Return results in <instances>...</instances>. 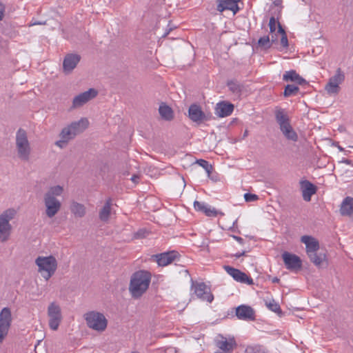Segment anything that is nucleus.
I'll use <instances>...</instances> for the list:
<instances>
[{
	"label": "nucleus",
	"instance_id": "1",
	"mask_svg": "<svg viewBox=\"0 0 353 353\" xmlns=\"http://www.w3.org/2000/svg\"><path fill=\"white\" fill-rule=\"evenodd\" d=\"M152 275L146 270H139L132 274L129 291L134 299L140 298L148 289Z\"/></svg>",
	"mask_w": 353,
	"mask_h": 353
},
{
	"label": "nucleus",
	"instance_id": "2",
	"mask_svg": "<svg viewBox=\"0 0 353 353\" xmlns=\"http://www.w3.org/2000/svg\"><path fill=\"white\" fill-rule=\"evenodd\" d=\"M63 188L61 185L50 187L44 194L43 203L46 207V214L48 218L54 216L61 208L60 201L57 199L62 194Z\"/></svg>",
	"mask_w": 353,
	"mask_h": 353
},
{
	"label": "nucleus",
	"instance_id": "3",
	"mask_svg": "<svg viewBox=\"0 0 353 353\" xmlns=\"http://www.w3.org/2000/svg\"><path fill=\"white\" fill-rule=\"evenodd\" d=\"M301 243L305 245V250L310 260L316 266L321 265L326 259L324 253H317L319 250V242L314 237L309 235H304L301 237Z\"/></svg>",
	"mask_w": 353,
	"mask_h": 353
},
{
	"label": "nucleus",
	"instance_id": "4",
	"mask_svg": "<svg viewBox=\"0 0 353 353\" xmlns=\"http://www.w3.org/2000/svg\"><path fill=\"white\" fill-rule=\"evenodd\" d=\"M35 264L38 267V272L46 281L54 274L58 266L57 261L52 255L39 256L35 259Z\"/></svg>",
	"mask_w": 353,
	"mask_h": 353
},
{
	"label": "nucleus",
	"instance_id": "5",
	"mask_svg": "<svg viewBox=\"0 0 353 353\" xmlns=\"http://www.w3.org/2000/svg\"><path fill=\"white\" fill-rule=\"evenodd\" d=\"M88 327L93 330L102 332L108 326V320L105 316L97 311H90L84 314Z\"/></svg>",
	"mask_w": 353,
	"mask_h": 353
},
{
	"label": "nucleus",
	"instance_id": "6",
	"mask_svg": "<svg viewBox=\"0 0 353 353\" xmlns=\"http://www.w3.org/2000/svg\"><path fill=\"white\" fill-rule=\"evenodd\" d=\"M16 149L17 155L21 160H29L31 152L30 144L26 132L21 128L16 134Z\"/></svg>",
	"mask_w": 353,
	"mask_h": 353
},
{
	"label": "nucleus",
	"instance_id": "7",
	"mask_svg": "<svg viewBox=\"0 0 353 353\" xmlns=\"http://www.w3.org/2000/svg\"><path fill=\"white\" fill-rule=\"evenodd\" d=\"M16 213L14 209L9 208L0 214V241L1 242H5L10 238L12 230L10 221L14 219Z\"/></svg>",
	"mask_w": 353,
	"mask_h": 353
},
{
	"label": "nucleus",
	"instance_id": "8",
	"mask_svg": "<svg viewBox=\"0 0 353 353\" xmlns=\"http://www.w3.org/2000/svg\"><path fill=\"white\" fill-rule=\"evenodd\" d=\"M48 325L52 330H57L63 319L60 305L56 302L49 304L47 309Z\"/></svg>",
	"mask_w": 353,
	"mask_h": 353
},
{
	"label": "nucleus",
	"instance_id": "9",
	"mask_svg": "<svg viewBox=\"0 0 353 353\" xmlns=\"http://www.w3.org/2000/svg\"><path fill=\"white\" fill-rule=\"evenodd\" d=\"M12 313L9 307H3L0 312V343L7 336L12 323Z\"/></svg>",
	"mask_w": 353,
	"mask_h": 353
},
{
	"label": "nucleus",
	"instance_id": "10",
	"mask_svg": "<svg viewBox=\"0 0 353 353\" xmlns=\"http://www.w3.org/2000/svg\"><path fill=\"white\" fill-rule=\"evenodd\" d=\"M345 80V74L342 70L339 68L336 70L334 76L329 79L325 87V90L329 94H336L339 92V85Z\"/></svg>",
	"mask_w": 353,
	"mask_h": 353
},
{
	"label": "nucleus",
	"instance_id": "11",
	"mask_svg": "<svg viewBox=\"0 0 353 353\" xmlns=\"http://www.w3.org/2000/svg\"><path fill=\"white\" fill-rule=\"evenodd\" d=\"M192 290L194 291L196 296L203 301L211 303L214 300V296L211 292L210 288L203 282H192Z\"/></svg>",
	"mask_w": 353,
	"mask_h": 353
},
{
	"label": "nucleus",
	"instance_id": "12",
	"mask_svg": "<svg viewBox=\"0 0 353 353\" xmlns=\"http://www.w3.org/2000/svg\"><path fill=\"white\" fill-rule=\"evenodd\" d=\"M282 258L286 268L289 270L297 271L302 267V261L296 254L285 252L282 254Z\"/></svg>",
	"mask_w": 353,
	"mask_h": 353
},
{
	"label": "nucleus",
	"instance_id": "13",
	"mask_svg": "<svg viewBox=\"0 0 353 353\" xmlns=\"http://www.w3.org/2000/svg\"><path fill=\"white\" fill-rule=\"evenodd\" d=\"M216 345L221 351L218 353H231L236 347V343L234 337L227 339L219 335L216 340Z\"/></svg>",
	"mask_w": 353,
	"mask_h": 353
},
{
	"label": "nucleus",
	"instance_id": "14",
	"mask_svg": "<svg viewBox=\"0 0 353 353\" xmlns=\"http://www.w3.org/2000/svg\"><path fill=\"white\" fill-rule=\"evenodd\" d=\"M98 94V91L94 88H90L88 90L77 95L72 101L73 108H79L95 98Z\"/></svg>",
	"mask_w": 353,
	"mask_h": 353
},
{
	"label": "nucleus",
	"instance_id": "15",
	"mask_svg": "<svg viewBox=\"0 0 353 353\" xmlns=\"http://www.w3.org/2000/svg\"><path fill=\"white\" fill-rule=\"evenodd\" d=\"M275 119L281 132L292 128L290 123V117L283 109H279L276 110Z\"/></svg>",
	"mask_w": 353,
	"mask_h": 353
},
{
	"label": "nucleus",
	"instance_id": "16",
	"mask_svg": "<svg viewBox=\"0 0 353 353\" xmlns=\"http://www.w3.org/2000/svg\"><path fill=\"white\" fill-rule=\"evenodd\" d=\"M178 256L176 251H170L154 254L152 257L159 266H166L172 263Z\"/></svg>",
	"mask_w": 353,
	"mask_h": 353
},
{
	"label": "nucleus",
	"instance_id": "17",
	"mask_svg": "<svg viewBox=\"0 0 353 353\" xmlns=\"http://www.w3.org/2000/svg\"><path fill=\"white\" fill-rule=\"evenodd\" d=\"M188 116L193 122L198 124L208 120L206 115L202 111L201 107L196 104H192L189 107Z\"/></svg>",
	"mask_w": 353,
	"mask_h": 353
},
{
	"label": "nucleus",
	"instance_id": "18",
	"mask_svg": "<svg viewBox=\"0 0 353 353\" xmlns=\"http://www.w3.org/2000/svg\"><path fill=\"white\" fill-rule=\"evenodd\" d=\"M224 269L227 273L230 275L235 281L242 283H252V279L248 277L246 274L242 272L239 270L230 266H225Z\"/></svg>",
	"mask_w": 353,
	"mask_h": 353
},
{
	"label": "nucleus",
	"instance_id": "19",
	"mask_svg": "<svg viewBox=\"0 0 353 353\" xmlns=\"http://www.w3.org/2000/svg\"><path fill=\"white\" fill-rule=\"evenodd\" d=\"M300 188L303 199L305 201H310L312 196L316 192V186L307 180H301L300 181Z\"/></svg>",
	"mask_w": 353,
	"mask_h": 353
},
{
	"label": "nucleus",
	"instance_id": "20",
	"mask_svg": "<svg viewBox=\"0 0 353 353\" xmlns=\"http://www.w3.org/2000/svg\"><path fill=\"white\" fill-rule=\"evenodd\" d=\"M236 315L239 319L253 321L255 319L254 310L248 305H241L236 307Z\"/></svg>",
	"mask_w": 353,
	"mask_h": 353
},
{
	"label": "nucleus",
	"instance_id": "21",
	"mask_svg": "<svg viewBox=\"0 0 353 353\" xmlns=\"http://www.w3.org/2000/svg\"><path fill=\"white\" fill-rule=\"evenodd\" d=\"M81 57L77 54H68L63 60V68L65 73L72 71L80 61Z\"/></svg>",
	"mask_w": 353,
	"mask_h": 353
},
{
	"label": "nucleus",
	"instance_id": "22",
	"mask_svg": "<svg viewBox=\"0 0 353 353\" xmlns=\"http://www.w3.org/2000/svg\"><path fill=\"white\" fill-rule=\"evenodd\" d=\"M241 0H219L216 9L220 12L229 10L235 14L239 10L238 3Z\"/></svg>",
	"mask_w": 353,
	"mask_h": 353
},
{
	"label": "nucleus",
	"instance_id": "23",
	"mask_svg": "<svg viewBox=\"0 0 353 353\" xmlns=\"http://www.w3.org/2000/svg\"><path fill=\"white\" fill-rule=\"evenodd\" d=\"M234 110V105L228 102L222 101L216 104L215 113L219 117H226L230 116Z\"/></svg>",
	"mask_w": 353,
	"mask_h": 353
},
{
	"label": "nucleus",
	"instance_id": "24",
	"mask_svg": "<svg viewBox=\"0 0 353 353\" xmlns=\"http://www.w3.org/2000/svg\"><path fill=\"white\" fill-rule=\"evenodd\" d=\"M283 80L285 82H293L297 85L307 83V81L294 70L286 71L283 75Z\"/></svg>",
	"mask_w": 353,
	"mask_h": 353
},
{
	"label": "nucleus",
	"instance_id": "25",
	"mask_svg": "<svg viewBox=\"0 0 353 353\" xmlns=\"http://www.w3.org/2000/svg\"><path fill=\"white\" fill-rule=\"evenodd\" d=\"M194 208L196 211L203 212L208 216H216L218 214L217 210L214 208L203 203L195 201L194 202Z\"/></svg>",
	"mask_w": 353,
	"mask_h": 353
},
{
	"label": "nucleus",
	"instance_id": "26",
	"mask_svg": "<svg viewBox=\"0 0 353 353\" xmlns=\"http://www.w3.org/2000/svg\"><path fill=\"white\" fill-rule=\"evenodd\" d=\"M340 213L343 216H352L353 215V197H345L340 208Z\"/></svg>",
	"mask_w": 353,
	"mask_h": 353
},
{
	"label": "nucleus",
	"instance_id": "27",
	"mask_svg": "<svg viewBox=\"0 0 353 353\" xmlns=\"http://www.w3.org/2000/svg\"><path fill=\"white\" fill-rule=\"evenodd\" d=\"M88 120L85 118H82L78 121L72 123L68 126L71 128L72 132L74 133V135L77 136L83 132L88 128Z\"/></svg>",
	"mask_w": 353,
	"mask_h": 353
},
{
	"label": "nucleus",
	"instance_id": "28",
	"mask_svg": "<svg viewBox=\"0 0 353 353\" xmlns=\"http://www.w3.org/2000/svg\"><path fill=\"white\" fill-rule=\"evenodd\" d=\"M70 210L72 214L77 218H82L86 214V208L85 205L74 201L71 202Z\"/></svg>",
	"mask_w": 353,
	"mask_h": 353
},
{
	"label": "nucleus",
	"instance_id": "29",
	"mask_svg": "<svg viewBox=\"0 0 353 353\" xmlns=\"http://www.w3.org/2000/svg\"><path fill=\"white\" fill-rule=\"evenodd\" d=\"M159 112L161 118L165 121H171L174 118V112L172 108L165 103L160 105Z\"/></svg>",
	"mask_w": 353,
	"mask_h": 353
},
{
	"label": "nucleus",
	"instance_id": "30",
	"mask_svg": "<svg viewBox=\"0 0 353 353\" xmlns=\"http://www.w3.org/2000/svg\"><path fill=\"white\" fill-rule=\"evenodd\" d=\"M111 205L112 201L110 199L105 201L103 207L99 212V219L101 221L105 222L109 219L111 212Z\"/></svg>",
	"mask_w": 353,
	"mask_h": 353
},
{
	"label": "nucleus",
	"instance_id": "31",
	"mask_svg": "<svg viewBox=\"0 0 353 353\" xmlns=\"http://www.w3.org/2000/svg\"><path fill=\"white\" fill-rule=\"evenodd\" d=\"M229 90L235 97H239L243 90V85L235 80H231L228 82Z\"/></svg>",
	"mask_w": 353,
	"mask_h": 353
},
{
	"label": "nucleus",
	"instance_id": "32",
	"mask_svg": "<svg viewBox=\"0 0 353 353\" xmlns=\"http://www.w3.org/2000/svg\"><path fill=\"white\" fill-rule=\"evenodd\" d=\"M283 135L286 139L292 142H296L299 140V137L293 128L282 132Z\"/></svg>",
	"mask_w": 353,
	"mask_h": 353
},
{
	"label": "nucleus",
	"instance_id": "33",
	"mask_svg": "<svg viewBox=\"0 0 353 353\" xmlns=\"http://www.w3.org/2000/svg\"><path fill=\"white\" fill-rule=\"evenodd\" d=\"M265 348L261 345H250L245 347V353H265Z\"/></svg>",
	"mask_w": 353,
	"mask_h": 353
},
{
	"label": "nucleus",
	"instance_id": "34",
	"mask_svg": "<svg viewBox=\"0 0 353 353\" xmlns=\"http://www.w3.org/2000/svg\"><path fill=\"white\" fill-rule=\"evenodd\" d=\"M299 88L297 85L288 84L285 86L283 94L285 97L295 95L299 92Z\"/></svg>",
	"mask_w": 353,
	"mask_h": 353
},
{
	"label": "nucleus",
	"instance_id": "35",
	"mask_svg": "<svg viewBox=\"0 0 353 353\" xmlns=\"http://www.w3.org/2000/svg\"><path fill=\"white\" fill-rule=\"evenodd\" d=\"M60 137L61 139H64L68 142L70 140L74 139L76 136L74 135V133L72 132L71 128L68 126L61 130Z\"/></svg>",
	"mask_w": 353,
	"mask_h": 353
},
{
	"label": "nucleus",
	"instance_id": "36",
	"mask_svg": "<svg viewBox=\"0 0 353 353\" xmlns=\"http://www.w3.org/2000/svg\"><path fill=\"white\" fill-rule=\"evenodd\" d=\"M277 33L281 36V44L283 48H287L288 46V40L287 35L282 28L281 26L279 23H278V30Z\"/></svg>",
	"mask_w": 353,
	"mask_h": 353
},
{
	"label": "nucleus",
	"instance_id": "37",
	"mask_svg": "<svg viewBox=\"0 0 353 353\" xmlns=\"http://www.w3.org/2000/svg\"><path fill=\"white\" fill-rule=\"evenodd\" d=\"M265 305L270 310L275 313L281 312L280 305L274 300L270 301L269 302H265Z\"/></svg>",
	"mask_w": 353,
	"mask_h": 353
},
{
	"label": "nucleus",
	"instance_id": "38",
	"mask_svg": "<svg viewBox=\"0 0 353 353\" xmlns=\"http://www.w3.org/2000/svg\"><path fill=\"white\" fill-rule=\"evenodd\" d=\"M196 163L201 167H202L208 173V174L210 175L212 170V166L211 164L209 163L208 161L204 159H199L196 161Z\"/></svg>",
	"mask_w": 353,
	"mask_h": 353
},
{
	"label": "nucleus",
	"instance_id": "39",
	"mask_svg": "<svg viewBox=\"0 0 353 353\" xmlns=\"http://www.w3.org/2000/svg\"><path fill=\"white\" fill-rule=\"evenodd\" d=\"M258 44L260 47L264 48L265 49L269 48L271 47L270 38L269 36L261 37L258 41Z\"/></svg>",
	"mask_w": 353,
	"mask_h": 353
},
{
	"label": "nucleus",
	"instance_id": "40",
	"mask_svg": "<svg viewBox=\"0 0 353 353\" xmlns=\"http://www.w3.org/2000/svg\"><path fill=\"white\" fill-rule=\"evenodd\" d=\"M244 199L247 202L255 201L258 199V196L254 194L245 193L244 194Z\"/></svg>",
	"mask_w": 353,
	"mask_h": 353
},
{
	"label": "nucleus",
	"instance_id": "41",
	"mask_svg": "<svg viewBox=\"0 0 353 353\" xmlns=\"http://www.w3.org/2000/svg\"><path fill=\"white\" fill-rule=\"evenodd\" d=\"M276 19L274 17H272L270 19V21H269L270 30L271 34L276 32Z\"/></svg>",
	"mask_w": 353,
	"mask_h": 353
},
{
	"label": "nucleus",
	"instance_id": "42",
	"mask_svg": "<svg viewBox=\"0 0 353 353\" xmlns=\"http://www.w3.org/2000/svg\"><path fill=\"white\" fill-rule=\"evenodd\" d=\"M67 143H68V141L65 139L61 138V140L57 141L55 143V144L58 147L63 148H64L66 145Z\"/></svg>",
	"mask_w": 353,
	"mask_h": 353
},
{
	"label": "nucleus",
	"instance_id": "43",
	"mask_svg": "<svg viewBox=\"0 0 353 353\" xmlns=\"http://www.w3.org/2000/svg\"><path fill=\"white\" fill-rule=\"evenodd\" d=\"M5 12V6L2 3H0V21H1L3 18Z\"/></svg>",
	"mask_w": 353,
	"mask_h": 353
},
{
	"label": "nucleus",
	"instance_id": "44",
	"mask_svg": "<svg viewBox=\"0 0 353 353\" xmlns=\"http://www.w3.org/2000/svg\"><path fill=\"white\" fill-rule=\"evenodd\" d=\"M278 36H280V35L277 33V31L276 32L271 34L270 41L272 43L275 42L278 39Z\"/></svg>",
	"mask_w": 353,
	"mask_h": 353
},
{
	"label": "nucleus",
	"instance_id": "45",
	"mask_svg": "<svg viewBox=\"0 0 353 353\" xmlns=\"http://www.w3.org/2000/svg\"><path fill=\"white\" fill-rule=\"evenodd\" d=\"M44 24H46V21H39L32 20V21L30 23V26H36V25H44Z\"/></svg>",
	"mask_w": 353,
	"mask_h": 353
},
{
	"label": "nucleus",
	"instance_id": "46",
	"mask_svg": "<svg viewBox=\"0 0 353 353\" xmlns=\"http://www.w3.org/2000/svg\"><path fill=\"white\" fill-rule=\"evenodd\" d=\"M233 238L236 241H238L240 244H243V239H242L241 237L240 236H233Z\"/></svg>",
	"mask_w": 353,
	"mask_h": 353
},
{
	"label": "nucleus",
	"instance_id": "47",
	"mask_svg": "<svg viewBox=\"0 0 353 353\" xmlns=\"http://www.w3.org/2000/svg\"><path fill=\"white\" fill-rule=\"evenodd\" d=\"M245 254V251H243L241 252H236L235 254H234V256L236 258H240L241 256H244Z\"/></svg>",
	"mask_w": 353,
	"mask_h": 353
},
{
	"label": "nucleus",
	"instance_id": "48",
	"mask_svg": "<svg viewBox=\"0 0 353 353\" xmlns=\"http://www.w3.org/2000/svg\"><path fill=\"white\" fill-rule=\"evenodd\" d=\"M139 176L137 175H133L132 177H131V180L132 181H133L134 183H138V181H139Z\"/></svg>",
	"mask_w": 353,
	"mask_h": 353
},
{
	"label": "nucleus",
	"instance_id": "49",
	"mask_svg": "<svg viewBox=\"0 0 353 353\" xmlns=\"http://www.w3.org/2000/svg\"><path fill=\"white\" fill-rule=\"evenodd\" d=\"M172 30V28H170L168 30H166L165 33L163 34V37H165L166 36H168L170 33V32Z\"/></svg>",
	"mask_w": 353,
	"mask_h": 353
},
{
	"label": "nucleus",
	"instance_id": "50",
	"mask_svg": "<svg viewBox=\"0 0 353 353\" xmlns=\"http://www.w3.org/2000/svg\"><path fill=\"white\" fill-rule=\"evenodd\" d=\"M279 279L277 277H274L272 280V283H276L279 282Z\"/></svg>",
	"mask_w": 353,
	"mask_h": 353
},
{
	"label": "nucleus",
	"instance_id": "51",
	"mask_svg": "<svg viewBox=\"0 0 353 353\" xmlns=\"http://www.w3.org/2000/svg\"><path fill=\"white\" fill-rule=\"evenodd\" d=\"M247 135H248V130H245V132H244V137H245Z\"/></svg>",
	"mask_w": 353,
	"mask_h": 353
},
{
	"label": "nucleus",
	"instance_id": "52",
	"mask_svg": "<svg viewBox=\"0 0 353 353\" xmlns=\"http://www.w3.org/2000/svg\"><path fill=\"white\" fill-rule=\"evenodd\" d=\"M132 353H137V352H132Z\"/></svg>",
	"mask_w": 353,
	"mask_h": 353
}]
</instances>
